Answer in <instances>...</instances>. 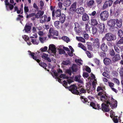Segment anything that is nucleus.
<instances>
[{"instance_id": "55", "label": "nucleus", "mask_w": 123, "mask_h": 123, "mask_svg": "<svg viewBox=\"0 0 123 123\" xmlns=\"http://www.w3.org/2000/svg\"><path fill=\"white\" fill-rule=\"evenodd\" d=\"M123 43V39H121L117 43V44H119Z\"/></svg>"}, {"instance_id": "53", "label": "nucleus", "mask_w": 123, "mask_h": 123, "mask_svg": "<svg viewBox=\"0 0 123 123\" xmlns=\"http://www.w3.org/2000/svg\"><path fill=\"white\" fill-rule=\"evenodd\" d=\"M48 49V47L46 46L44 47V48H42L40 50L42 52H45L47 51Z\"/></svg>"}, {"instance_id": "51", "label": "nucleus", "mask_w": 123, "mask_h": 123, "mask_svg": "<svg viewBox=\"0 0 123 123\" xmlns=\"http://www.w3.org/2000/svg\"><path fill=\"white\" fill-rule=\"evenodd\" d=\"M102 74L103 76L107 78H109L110 77L109 74L105 72H104Z\"/></svg>"}, {"instance_id": "24", "label": "nucleus", "mask_w": 123, "mask_h": 123, "mask_svg": "<svg viewBox=\"0 0 123 123\" xmlns=\"http://www.w3.org/2000/svg\"><path fill=\"white\" fill-rule=\"evenodd\" d=\"M81 76L80 75H78L75 76L74 77V80L75 81L78 82L79 83L82 84L83 82L82 80L80 79Z\"/></svg>"}, {"instance_id": "22", "label": "nucleus", "mask_w": 123, "mask_h": 123, "mask_svg": "<svg viewBox=\"0 0 123 123\" xmlns=\"http://www.w3.org/2000/svg\"><path fill=\"white\" fill-rule=\"evenodd\" d=\"M76 12L78 14H82L84 12V9L83 7L78 8L76 9Z\"/></svg>"}, {"instance_id": "5", "label": "nucleus", "mask_w": 123, "mask_h": 123, "mask_svg": "<svg viewBox=\"0 0 123 123\" xmlns=\"http://www.w3.org/2000/svg\"><path fill=\"white\" fill-rule=\"evenodd\" d=\"M77 4V2H74L71 5V7L69 9V14L73 15L75 13V12H76Z\"/></svg>"}, {"instance_id": "54", "label": "nucleus", "mask_w": 123, "mask_h": 123, "mask_svg": "<svg viewBox=\"0 0 123 123\" xmlns=\"http://www.w3.org/2000/svg\"><path fill=\"white\" fill-rule=\"evenodd\" d=\"M86 53L87 54V56L89 58H91L92 57L91 55L90 52L86 50Z\"/></svg>"}, {"instance_id": "8", "label": "nucleus", "mask_w": 123, "mask_h": 123, "mask_svg": "<svg viewBox=\"0 0 123 123\" xmlns=\"http://www.w3.org/2000/svg\"><path fill=\"white\" fill-rule=\"evenodd\" d=\"M62 13H61V10L60 9H58L56 10L54 12V15L52 14V19L54 20L59 18V17Z\"/></svg>"}, {"instance_id": "36", "label": "nucleus", "mask_w": 123, "mask_h": 123, "mask_svg": "<svg viewBox=\"0 0 123 123\" xmlns=\"http://www.w3.org/2000/svg\"><path fill=\"white\" fill-rule=\"evenodd\" d=\"M118 36L120 38H123V31L121 29L119 30L118 32Z\"/></svg>"}, {"instance_id": "21", "label": "nucleus", "mask_w": 123, "mask_h": 123, "mask_svg": "<svg viewBox=\"0 0 123 123\" xmlns=\"http://www.w3.org/2000/svg\"><path fill=\"white\" fill-rule=\"evenodd\" d=\"M49 49L51 50L53 53H55L56 52V49L54 45L50 44L49 46Z\"/></svg>"}, {"instance_id": "57", "label": "nucleus", "mask_w": 123, "mask_h": 123, "mask_svg": "<svg viewBox=\"0 0 123 123\" xmlns=\"http://www.w3.org/2000/svg\"><path fill=\"white\" fill-rule=\"evenodd\" d=\"M24 10L25 12V13L28 12L29 11L28 7V6H25L24 7Z\"/></svg>"}, {"instance_id": "39", "label": "nucleus", "mask_w": 123, "mask_h": 123, "mask_svg": "<svg viewBox=\"0 0 123 123\" xmlns=\"http://www.w3.org/2000/svg\"><path fill=\"white\" fill-rule=\"evenodd\" d=\"M62 64L64 65L67 66L68 65H70L71 62L69 61H63L62 62Z\"/></svg>"}, {"instance_id": "56", "label": "nucleus", "mask_w": 123, "mask_h": 123, "mask_svg": "<svg viewBox=\"0 0 123 123\" xmlns=\"http://www.w3.org/2000/svg\"><path fill=\"white\" fill-rule=\"evenodd\" d=\"M108 83L109 86L111 88L114 86V83L111 82H108Z\"/></svg>"}, {"instance_id": "16", "label": "nucleus", "mask_w": 123, "mask_h": 123, "mask_svg": "<svg viewBox=\"0 0 123 123\" xmlns=\"http://www.w3.org/2000/svg\"><path fill=\"white\" fill-rule=\"evenodd\" d=\"M116 19H111L108 21V25L110 27H113L116 24Z\"/></svg>"}, {"instance_id": "28", "label": "nucleus", "mask_w": 123, "mask_h": 123, "mask_svg": "<svg viewBox=\"0 0 123 123\" xmlns=\"http://www.w3.org/2000/svg\"><path fill=\"white\" fill-rule=\"evenodd\" d=\"M116 24L117 26L119 28H121L122 25V19L118 20V19H116Z\"/></svg>"}, {"instance_id": "25", "label": "nucleus", "mask_w": 123, "mask_h": 123, "mask_svg": "<svg viewBox=\"0 0 123 123\" xmlns=\"http://www.w3.org/2000/svg\"><path fill=\"white\" fill-rule=\"evenodd\" d=\"M48 54L43 53V55H42L41 57L47 60L49 62H50L51 61V60L50 58L48 57Z\"/></svg>"}, {"instance_id": "48", "label": "nucleus", "mask_w": 123, "mask_h": 123, "mask_svg": "<svg viewBox=\"0 0 123 123\" xmlns=\"http://www.w3.org/2000/svg\"><path fill=\"white\" fill-rule=\"evenodd\" d=\"M55 6H51L50 7V9L52 11V14L54 15V12L55 11Z\"/></svg>"}, {"instance_id": "38", "label": "nucleus", "mask_w": 123, "mask_h": 123, "mask_svg": "<svg viewBox=\"0 0 123 123\" xmlns=\"http://www.w3.org/2000/svg\"><path fill=\"white\" fill-rule=\"evenodd\" d=\"M60 22L59 21H55L54 23L55 26L58 29L60 28V26H59L60 25Z\"/></svg>"}, {"instance_id": "44", "label": "nucleus", "mask_w": 123, "mask_h": 123, "mask_svg": "<svg viewBox=\"0 0 123 123\" xmlns=\"http://www.w3.org/2000/svg\"><path fill=\"white\" fill-rule=\"evenodd\" d=\"M90 106L92 107V108L95 109H96V104L93 102H91L90 103Z\"/></svg>"}, {"instance_id": "45", "label": "nucleus", "mask_w": 123, "mask_h": 123, "mask_svg": "<svg viewBox=\"0 0 123 123\" xmlns=\"http://www.w3.org/2000/svg\"><path fill=\"white\" fill-rule=\"evenodd\" d=\"M122 1V0H116L115 2H114L113 3V6H115V5H116L118 4H120V3Z\"/></svg>"}, {"instance_id": "10", "label": "nucleus", "mask_w": 123, "mask_h": 123, "mask_svg": "<svg viewBox=\"0 0 123 123\" xmlns=\"http://www.w3.org/2000/svg\"><path fill=\"white\" fill-rule=\"evenodd\" d=\"M106 104L102 103L101 104V110L104 112H108L110 111L109 104Z\"/></svg>"}, {"instance_id": "42", "label": "nucleus", "mask_w": 123, "mask_h": 123, "mask_svg": "<svg viewBox=\"0 0 123 123\" xmlns=\"http://www.w3.org/2000/svg\"><path fill=\"white\" fill-rule=\"evenodd\" d=\"M118 71L119 72L120 75L123 74V67H121L118 69Z\"/></svg>"}, {"instance_id": "63", "label": "nucleus", "mask_w": 123, "mask_h": 123, "mask_svg": "<svg viewBox=\"0 0 123 123\" xmlns=\"http://www.w3.org/2000/svg\"><path fill=\"white\" fill-rule=\"evenodd\" d=\"M114 80L115 83H116L118 85H119L120 82L119 80L118 79L116 78H114Z\"/></svg>"}, {"instance_id": "60", "label": "nucleus", "mask_w": 123, "mask_h": 123, "mask_svg": "<svg viewBox=\"0 0 123 123\" xmlns=\"http://www.w3.org/2000/svg\"><path fill=\"white\" fill-rule=\"evenodd\" d=\"M110 41H108L107 42V45L110 46H112L113 45V43L111 42H110Z\"/></svg>"}, {"instance_id": "61", "label": "nucleus", "mask_w": 123, "mask_h": 123, "mask_svg": "<svg viewBox=\"0 0 123 123\" xmlns=\"http://www.w3.org/2000/svg\"><path fill=\"white\" fill-rule=\"evenodd\" d=\"M99 55L101 57H104L105 55V53L101 52L100 53Z\"/></svg>"}, {"instance_id": "52", "label": "nucleus", "mask_w": 123, "mask_h": 123, "mask_svg": "<svg viewBox=\"0 0 123 123\" xmlns=\"http://www.w3.org/2000/svg\"><path fill=\"white\" fill-rule=\"evenodd\" d=\"M110 54L111 56H114L115 55V52L113 49H112L110 51Z\"/></svg>"}, {"instance_id": "6", "label": "nucleus", "mask_w": 123, "mask_h": 123, "mask_svg": "<svg viewBox=\"0 0 123 123\" xmlns=\"http://www.w3.org/2000/svg\"><path fill=\"white\" fill-rule=\"evenodd\" d=\"M109 16L108 12L107 11L102 12L100 14V16L101 20L104 21L106 20Z\"/></svg>"}, {"instance_id": "27", "label": "nucleus", "mask_w": 123, "mask_h": 123, "mask_svg": "<svg viewBox=\"0 0 123 123\" xmlns=\"http://www.w3.org/2000/svg\"><path fill=\"white\" fill-rule=\"evenodd\" d=\"M95 4V2L94 0H91L87 2L88 6L90 8H91Z\"/></svg>"}, {"instance_id": "4", "label": "nucleus", "mask_w": 123, "mask_h": 123, "mask_svg": "<svg viewBox=\"0 0 123 123\" xmlns=\"http://www.w3.org/2000/svg\"><path fill=\"white\" fill-rule=\"evenodd\" d=\"M29 52L30 53L29 54V55L31 56L38 63L39 65L40 66L43 67V68H45V69H46V67L47 66L46 64L43 62H41L40 63V60L39 59H37V57L36 56H35V55H36L35 53L33 52H31V51H29Z\"/></svg>"}, {"instance_id": "11", "label": "nucleus", "mask_w": 123, "mask_h": 123, "mask_svg": "<svg viewBox=\"0 0 123 123\" xmlns=\"http://www.w3.org/2000/svg\"><path fill=\"white\" fill-rule=\"evenodd\" d=\"M40 18L41 19L40 21H42V23L49 22L50 21L51 19V18L50 17H47V16L45 15L42 17Z\"/></svg>"}, {"instance_id": "41", "label": "nucleus", "mask_w": 123, "mask_h": 123, "mask_svg": "<svg viewBox=\"0 0 123 123\" xmlns=\"http://www.w3.org/2000/svg\"><path fill=\"white\" fill-rule=\"evenodd\" d=\"M62 39L65 41L67 43H68L70 41L69 38L67 37L66 36L62 37Z\"/></svg>"}, {"instance_id": "32", "label": "nucleus", "mask_w": 123, "mask_h": 123, "mask_svg": "<svg viewBox=\"0 0 123 123\" xmlns=\"http://www.w3.org/2000/svg\"><path fill=\"white\" fill-rule=\"evenodd\" d=\"M71 1L70 0H67L64 2L63 3L64 6L66 7L69 6L70 5Z\"/></svg>"}, {"instance_id": "58", "label": "nucleus", "mask_w": 123, "mask_h": 123, "mask_svg": "<svg viewBox=\"0 0 123 123\" xmlns=\"http://www.w3.org/2000/svg\"><path fill=\"white\" fill-rule=\"evenodd\" d=\"M59 53L60 54H65V52L64 50L61 49L59 50Z\"/></svg>"}, {"instance_id": "34", "label": "nucleus", "mask_w": 123, "mask_h": 123, "mask_svg": "<svg viewBox=\"0 0 123 123\" xmlns=\"http://www.w3.org/2000/svg\"><path fill=\"white\" fill-rule=\"evenodd\" d=\"M88 49L92 51V43H91L87 42L86 43Z\"/></svg>"}, {"instance_id": "9", "label": "nucleus", "mask_w": 123, "mask_h": 123, "mask_svg": "<svg viewBox=\"0 0 123 123\" xmlns=\"http://www.w3.org/2000/svg\"><path fill=\"white\" fill-rule=\"evenodd\" d=\"M113 2V1L112 0H108L105 1L104 3L102 8L103 9H105L108 7L109 6L110 7L112 5Z\"/></svg>"}, {"instance_id": "13", "label": "nucleus", "mask_w": 123, "mask_h": 123, "mask_svg": "<svg viewBox=\"0 0 123 123\" xmlns=\"http://www.w3.org/2000/svg\"><path fill=\"white\" fill-rule=\"evenodd\" d=\"M75 27L74 30L77 33H79L81 32V29L80 26V25L77 22L74 23Z\"/></svg>"}, {"instance_id": "37", "label": "nucleus", "mask_w": 123, "mask_h": 123, "mask_svg": "<svg viewBox=\"0 0 123 123\" xmlns=\"http://www.w3.org/2000/svg\"><path fill=\"white\" fill-rule=\"evenodd\" d=\"M76 39L78 41H80L83 43H85V40L82 37H76Z\"/></svg>"}, {"instance_id": "35", "label": "nucleus", "mask_w": 123, "mask_h": 123, "mask_svg": "<svg viewBox=\"0 0 123 123\" xmlns=\"http://www.w3.org/2000/svg\"><path fill=\"white\" fill-rule=\"evenodd\" d=\"M78 46L80 48L84 51H86L87 50V49L86 47L81 43H79L78 44Z\"/></svg>"}, {"instance_id": "59", "label": "nucleus", "mask_w": 123, "mask_h": 123, "mask_svg": "<svg viewBox=\"0 0 123 123\" xmlns=\"http://www.w3.org/2000/svg\"><path fill=\"white\" fill-rule=\"evenodd\" d=\"M33 7L36 9V10L38 11V10L39 8L37 5V4L35 3H34L33 6Z\"/></svg>"}, {"instance_id": "40", "label": "nucleus", "mask_w": 123, "mask_h": 123, "mask_svg": "<svg viewBox=\"0 0 123 123\" xmlns=\"http://www.w3.org/2000/svg\"><path fill=\"white\" fill-rule=\"evenodd\" d=\"M97 28L95 26L93 27L92 29V34L94 35L97 33Z\"/></svg>"}, {"instance_id": "49", "label": "nucleus", "mask_w": 123, "mask_h": 123, "mask_svg": "<svg viewBox=\"0 0 123 123\" xmlns=\"http://www.w3.org/2000/svg\"><path fill=\"white\" fill-rule=\"evenodd\" d=\"M40 9L42 10L44 6V4L42 0H41L40 2Z\"/></svg>"}, {"instance_id": "43", "label": "nucleus", "mask_w": 123, "mask_h": 123, "mask_svg": "<svg viewBox=\"0 0 123 123\" xmlns=\"http://www.w3.org/2000/svg\"><path fill=\"white\" fill-rule=\"evenodd\" d=\"M80 98L82 99V101L84 103H86L88 101V99L87 98H85V97L84 96H80Z\"/></svg>"}, {"instance_id": "18", "label": "nucleus", "mask_w": 123, "mask_h": 123, "mask_svg": "<svg viewBox=\"0 0 123 123\" xmlns=\"http://www.w3.org/2000/svg\"><path fill=\"white\" fill-rule=\"evenodd\" d=\"M121 59L120 55L118 54H117L115 55L112 58V61L115 62H117Z\"/></svg>"}, {"instance_id": "15", "label": "nucleus", "mask_w": 123, "mask_h": 123, "mask_svg": "<svg viewBox=\"0 0 123 123\" xmlns=\"http://www.w3.org/2000/svg\"><path fill=\"white\" fill-rule=\"evenodd\" d=\"M91 39L92 41H93V43L94 46L97 48H99L100 43L98 39L97 38L95 39L92 38Z\"/></svg>"}, {"instance_id": "29", "label": "nucleus", "mask_w": 123, "mask_h": 123, "mask_svg": "<svg viewBox=\"0 0 123 123\" xmlns=\"http://www.w3.org/2000/svg\"><path fill=\"white\" fill-rule=\"evenodd\" d=\"M111 62V60L109 58H105L103 60L104 64L106 65H109Z\"/></svg>"}, {"instance_id": "14", "label": "nucleus", "mask_w": 123, "mask_h": 123, "mask_svg": "<svg viewBox=\"0 0 123 123\" xmlns=\"http://www.w3.org/2000/svg\"><path fill=\"white\" fill-rule=\"evenodd\" d=\"M37 36H36L35 37L33 36L30 37V41L32 42L33 44L37 45L39 43V40L36 39L37 38Z\"/></svg>"}, {"instance_id": "47", "label": "nucleus", "mask_w": 123, "mask_h": 123, "mask_svg": "<svg viewBox=\"0 0 123 123\" xmlns=\"http://www.w3.org/2000/svg\"><path fill=\"white\" fill-rule=\"evenodd\" d=\"M63 85L66 88H67L69 90V87H68L67 86L68 85V83L65 80H64L63 82Z\"/></svg>"}, {"instance_id": "1", "label": "nucleus", "mask_w": 123, "mask_h": 123, "mask_svg": "<svg viewBox=\"0 0 123 123\" xmlns=\"http://www.w3.org/2000/svg\"><path fill=\"white\" fill-rule=\"evenodd\" d=\"M69 91L77 95H79L80 96L82 93H85L86 92V91L88 93H89L91 91L90 87L87 88L86 89H85L83 86H81L78 88L79 90H77V88L75 85L74 84L71 85L69 88Z\"/></svg>"}, {"instance_id": "19", "label": "nucleus", "mask_w": 123, "mask_h": 123, "mask_svg": "<svg viewBox=\"0 0 123 123\" xmlns=\"http://www.w3.org/2000/svg\"><path fill=\"white\" fill-rule=\"evenodd\" d=\"M44 12L41 10H39L37 13L35 15V18H41L42 16L43 15Z\"/></svg>"}, {"instance_id": "7", "label": "nucleus", "mask_w": 123, "mask_h": 123, "mask_svg": "<svg viewBox=\"0 0 123 123\" xmlns=\"http://www.w3.org/2000/svg\"><path fill=\"white\" fill-rule=\"evenodd\" d=\"M98 31H99V33L100 34H102L103 32L105 29V25L104 23H100L96 25Z\"/></svg>"}, {"instance_id": "23", "label": "nucleus", "mask_w": 123, "mask_h": 123, "mask_svg": "<svg viewBox=\"0 0 123 123\" xmlns=\"http://www.w3.org/2000/svg\"><path fill=\"white\" fill-rule=\"evenodd\" d=\"M101 48L102 51L104 52H106L108 50V47L105 43L102 44Z\"/></svg>"}, {"instance_id": "33", "label": "nucleus", "mask_w": 123, "mask_h": 123, "mask_svg": "<svg viewBox=\"0 0 123 123\" xmlns=\"http://www.w3.org/2000/svg\"><path fill=\"white\" fill-rule=\"evenodd\" d=\"M71 69L72 71L73 72H76L77 71V67L76 65L74 64L71 67Z\"/></svg>"}, {"instance_id": "20", "label": "nucleus", "mask_w": 123, "mask_h": 123, "mask_svg": "<svg viewBox=\"0 0 123 123\" xmlns=\"http://www.w3.org/2000/svg\"><path fill=\"white\" fill-rule=\"evenodd\" d=\"M22 37L25 41L27 42V43L28 45H30L31 44L30 41V37L29 38L28 36L26 35L22 36Z\"/></svg>"}, {"instance_id": "12", "label": "nucleus", "mask_w": 123, "mask_h": 123, "mask_svg": "<svg viewBox=\"0 0 123 123\" xmlns=\"http://www.w3.org/2000/svg\"><path fill=\"white\" fill-rule=\"evenodd\" d=\"M49 32L52 36H58V32L52 28H50Z\"/></svg>"}, {"instance_id": "30", "label": "nucleus", "mask_w": 123, "mask_h": 123, "mask_svg": "<svg viewBox=\"0 0 123 123\" xmlns=\"http://www.w3.org/2000/svg\"><path fill=\"white\" fill-rule=\"evenodd\" d=\"M82 16V18L83 20L85 21L86 20H88L89 19V17L88 14L85 13H83Z\"/></svg>"}, {"instance_id": "2", "label": "nucleus", "mask_w": 123, "mask_h": 123, "mask_svg": "<svg viewBox=\"0 0 123 123\" xmlns=\"http://www.w3.org/2000/svg\"><path fill=\"white\" fill-rule=\"evenodd\" d=\"M101 100L102 101H104L107 104L110 105L111 106L113 105L115 103V100L112 97L107 96L106 95H102L101 97Z\"/></svg>"}, {"instance_id": "46", "label": "nucleus", "mask_w": 123, "mask_h": 123, "mask_svg": "<svg viewBox=\"0 0 123 123\" xmlns=\"http://www.w3.org/2000/svg\"><path fill=\"white\" fill-rule=\"evenodd\" d=\"M114 49L116 52H117L118 54L120 53V51H121L120 50L118 47L115 45L114 46Z\"/></svg>"}, {"instance_id": "3", "label": "nucleus", "mask_w": 123, "mask_h": 123, "mask_svg": "<svg viewBox=\"0 0 123 123\" xmlns=\"http://www.w3.org/2000/svg\"><path fill=\"white\" fill-rule=\"evenodd\" d=\"M116 39V37L115 35L111 33H108L105 34V37L103 38L102 40H104L105 39L108 41L111 42L115 40Z\"/></svg>"}, {"instance_id": "62", "label": "nucleus", "mask_w": 123, "mask_h": 123, "mask_svg": "<svg viewBox=\"0 0 123 123\" xmlns=\"http://www.w3.org/2000/svg\"><path fill=\"white\" fill-rule=\"evenodd\" d=\"M112 27L111 28V29L112 31H116V29L117 28V27L114 26L113 27Z\"/></svg>"}, {"instance_id": "50", "label": "nucleus", "mask_w": 123, "mask_h": 123, "mask_svg": "<svg viewBox=\"0 0 123 123\" xmlns=\"http://www.w3.org/2000/svg\"><path fill=\"white\" fill-rule=\"evenodd\" d=\"M75 61L76 62L78 63V64L79 65H82V61L80 59H78L77 60V59H75Z\"/></svg>"}, {"instance_id": "64", "label": "nucleus", "mask_w": 123, "mask_h": 123, "mask_svg": "<svg viewBox=\"0 0 123 123\" xmlns=\"http://www.w3.org/2000/svg\"><path fill=\"white\" fill-rule=\"evenodd\" d=\"M94 61L95 63L97 65H98L99 63V60L96 58L94 59Z\"/></svg>"}, {"instance_id": "17", "label": "nucleus", "mask_w": 123, "mask_h": 123, "mask_svg": "<svg viewBox=\"0 0 123 123\" xmlns=\"http://www.w3.org/2000/svg\"><path fill=\"white\" fill-rule=\"evenodd\" d=\"M57 19L59 20L62 23H63L66 19V16L64 14L62 13L59 18H57Z\"/></svg>"}, {"instance_id": "26", "label": "nucleus", "mask_w": 123, "mask_h": 123, "mask_svg": "<svg viewBox=\"0 0 123 123\" xmlns=\"http://www.w3.org/2000/svg\"><path fill=\"white\" fill-rule=\"evenodd\" d=\"M31 28V26L30 25L26 24L25 26L24 29L23 31L25 30V32L28 33V32L30 31Z\"/></svg>"}, {"instance_id": "31", "label": "nucleus", "mask_w": 123, "mask_h": 123, "mask_svg": "<svg viewBox=\"0 0 123 123\" xmlns=\"http://www.w3.org/2000/svg\"><path fill=\"white\" fill-rule=\"evenodd\" d=\"M91 25L93 26L97 25L98 24V22L96 19L92 18L91 19Z\"/></svg>"}]
</instances>
